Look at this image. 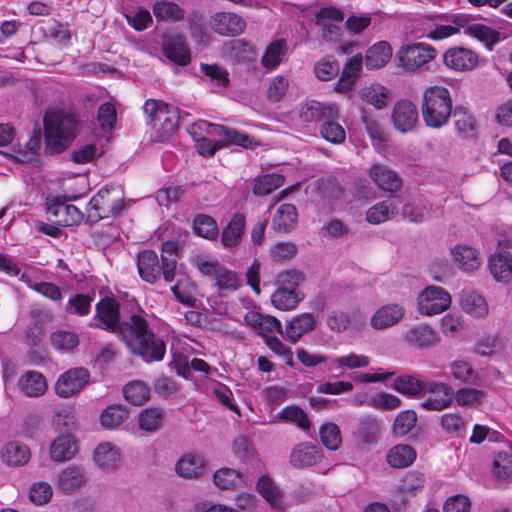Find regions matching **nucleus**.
Masks as SVG:
<instances>
[{
  "mask_svg": "<svg viewBox=\"0 0 512 512\" xmlns=\"http://www.w3.org/2000/svg\"><path fill=\"white\" fill-rule=\"evenodd\" d=\"M460 306L463 311L474 318H484L489 312L485 298L471 289H464L461 292Z\"/></svg>",
  "mask_w": 512,
  "mask_h": 512,
  "instance_id": "26",
  "label": "nucleus"
},
{
  "mask_svg": "<svg viewBox=\"0 0 512 512\" xmlns=\"http://www.w3.org/2000/svg\"><path fill=\"white\" fill-rule=\"evenodd\" d=\"M119 303L110 297L95 305V315L89 326L117 334L130 351L145 362L161 361L166 352L165 342L157 336L141 314H132L120 322Z\"/></svg>",
  "mask_w": 512,
  "mask_h": 512,
  "instance_id": "1",
  "label": "nucleus"
},
{
  "mask_svg": "<svg viewBox=\"0 0 512 512\" xmlns=\"http://www.w3.org/2000/svg\"><path fill=\"white\" fill-rule=\"evenodd\" d=\"M224 55L232 61L243 62L253 57L254 51L250 43L243 39L226 42L223 46Z\"/></svg>",
  "mask_w": 512,
  "mask_h": 512,
  "instance_id": "39",
  "label": "nucleus"
},
{
  "mask_svg": "<svg viewBox=\"0 0 512 512\" xmlns=\"http://www.w3.org/2000/svg\"><path fill=\"white\" fill-rule=\"evenodd\" d=\"M125 399L132 405H142L150 396L149 387L142 381H132L123 388Z\"/></svg>",
  "mask_w": 512,
  "mask_h": 512,
  "instance_id": "48",
  "label": "nucleus"
},
{
  "mask_svg": "<svg viewBox=\"0 0 512 512\" xmlns=\"http://www.w3.org/2000/svg\"><path fill=\"white\" fill-rule=\"evenodd\" d=\"M90 374L86 368H73L61 374L56 382L58 396L69 398L78 394L89 382Z\"/></svg>",
  "mask_w": 512,
  "mask_h": 512,
  "instance_id": "10",
  "label": "nucleus"
},
{
  "mask_svg": "<svg viewBox=\"0 0 512 512\" xmlns=\"http://www.w3.org/2000/svg\"><path fill=\"white\" fill-rule=\"evenodd\" d=\"M323 458L322 450L310 443L296 445L290 454V463L293 467L301 469L319 463Z\"/></svg>",
  "mask_w": 512,
  "mask_h": 512,
  "instance_id": "18",
  "label": "nucleus"
},
{
  "mask_svg": "<svg viewBox=\"0 0 512 512\" xmlns=\"http://www.w3.org/2000/svg\"><path fill=\"white\" fill-rule=\"evenodd\" d=\"M137 269L141 279L147 283H156L161 276L166 282H172L176 276V262L171 258L161 259L153 250H143L137 256Z\"/></svg>",
  "mask_w": 512,
  "mask_h": 512,
  "instance_id": "6",
  "label": "nucleus"
},
{
  "mask_svg": "<svg viewBox=\"0 0 512 512\" xmlns=\"http://www.w3.org/2000/svg\"><path fill=\"white\" fill-rule=\"evenodd\" d=\"M417 415L414 411L406 410L400 412L393 424V432L397 436H404L408 434L415 426Z\"/></svg>",
  "mask_w": 512,
  "mask_h": 512,
  "instance_id": "64",
  "label": "nucleus"
},
{
  "mask_svg": "<svg viewBox=\"0 0 512 512\" xmlns=\"http://www.w3.org/2000/svg\"><path fill=\"white\" fill-rule=\"evenodd\" d=\"M78 120L75 115L54 113L45 119V151L48 154L63 152L76 137Z\"/></svg>",
  "mask_w": 512,
  "mask_h": 512,
  "instance_id": "3",
  "label": "nucleus"
},
{
  "mask_svg": "<svg viewBox=\"0 0 512 512\" xmlns=\"http://www.w3.org/2000/svg\"><path fill=\"white\" fill-rule=\"evenodd\" d=\"M315 317L311 313L295 316L285 327L284 337L290 343H297L300 338L315 328Z\"/></svg>",
  "mask_w": 512,
  "mask_h": 512,
  "instance_id": "25",
  "label": "nucleus"
},
{
  "mask_svg": "<svg viewBox=\"0 0 512 512\" xmlns=\"http://www.w3.org/2000/svg\"><path fill=\"white\" fill-rule=\"evenodd\" d=\"M244 321L252 327L265 340L274 336L277 332L284 335L280 321L270 315H263L256 311H249L244 316Z\"/></svg>",
  "mask_w": 512,
  "mask_h": 512,
  "instance_id": "16",
  "label": "nucleus"
},
{
  "mask_svg": "<svg viewBox=\"0 0 512 512\" xmlns=\"http://www.w3.org/2000/svg\"><path fill=\"white\" fill-rule=\"evenodd\" d=\"M287 43L283 39L272 41L267 47L261 59V64L266 69H275L287 52Z\"/></svg>",
  "mask_w": 512,
  "mask_h": 512,
  "instance_id": "41",
  "label": "nucleus"
},
{
  "mask_svg": "<svg viewBox=\"0 0 512 512\" xmlns=\"http://www.w3.org/2000/svg\"><path fill=\"white\" fill-rule=\"evenodd\" d=\"M424 484V474L416 470H411L405 474L399 486V490L403 494L415 496L418 491L422 490Z\"/></svg>",
  "mask_w": 512,
  "mask_h": 512,
  "instance_id": "58",
  "label": "nucleus"
},
{
  "mask_svg": "<svg viewBox=\"0 0 512 512\" xmlns=\"http://www.w3.org/2000/svg\"><path fill=\"white\" fill-rule=\"evenodd\" d=\"M397 213V206L389 200L378 202L366 212V220L371 224H380L392 219Z\"/></svg>",
  "mask_w": 512,
  "mask_h": 512,
  "instance_id": "43",
  "label": "nucleus"
},
{
  "mask_svg": "<svg viewBox=\"0 0 512 512\" xmlns=\"http://www.w3.org/2000/svg\"><path fill=\"white\" fill-rule=\"evenodd\" d=\"M84 482L83 469L78 466H69L58 476V487L65 493H71Z\"/></svg>",
  "mask_w": 512,
  "mask_h": 512,
  "instance_id": "40",
  "label": "nucleus"
},
{
  "mask_svg": "<svg viewBox=\"0 0 512 512\" xmlns=\"http://www.w3.org/2000/svg\"><path fill=\"white\" fill-rule=\"evenodd\" d=\"M0 454L3 462L13 467L25 465L31 456L28 446L18 441H11L5 444Z\"/></svg>",
  "mask_w": 512,
  "mask_h": 512,
  "instance_id": "28",
  "label": "nucleus"
},
{
  "mask_svg": "<svg viewBox=\"0 0 512 512\" xmlns=\"http://www.w3.org/2000/svg\"><path fill=\"white\" fill-rule=\"evenodd\" d=\"M371 181L382 191L394 193L402 186L401 177L387 165L375 163L368 170Z\"/></svg>",
  "mask_w": 512,
  "mask_h": 512,
  "instance_id": "13",
  "label": "nucleus"
},
{
  "mask_svg": "<svg viewBox=\"0 0 512 512\" xmlns=\"http://www.w3.org/2000/svg\"><path fill=\"white\" fill-rule=\"evenodd\" d=\"M124 207V191L117 184H109L101 188L88 203L87 219L96 223L101 219L115 216Z\"/></svg>",
  "mask_w": 512,
  "mask_h": 512,
  "instance_id": "5",
  "label": "nucleus"
},
{
  "mask_svg": "<svg viewBox=\"0 0 512 512\" xmlns=\"http://www.w3.org/2000/svg\"><path fill=\"white\" fill-rule=\"evenodd\" d=\"M381 427L377 419L372 417H364L358 426V434L362 441L368 444L375 443L380 433Z\"/></svg>",
  "mask_w": 512,
  "mask_h": 512,
  "instance_id": "62",
  "label": "nucleus"
},
{
  "mask_svg": "<svg viewBox=\"0 0 512 512\" xmlns=\"http://www.w3.org/2000/svg\"><path fill=\"white\" fill-rule=\"evenodd\" d=\"M78 452V446L72 435H59L50 445V456L55 462L72 459Z\"/></svg>",
  "mask_w": 512,
  "mask_h": 512,
  "instance_id": "30",
  "label": "nucleus"
},
{
  "mask_svg": "<svg viewBox=\"0 0 512 512\" xmlns=\"http://www.w3.org/2000/svg\"><path fill=\"white\" fill-rule=\"evenodd\" d=\"M391 55L392 50L387 42H377L367 50L365 55V65L369 70L380 69L388 63Z\"/></svg>",
  "mask_w": 512,
  "mask_h": 512,
  "instance_id": "34",
  "label": "nucleus"
},
{
  "mask_svg": "<svg viewBox=\"0 0 512 512\" xmlns=\"http://www.w3.org/2000/svg\"><path fill=\"white\" fill-rule=\"evenodd\" d=\"M257 489L271 506L278 507L281 504L282 493L270 477L262 476L259 478Z\"/></svg>",
  "mask_w": 512,
  "mask_h": 512,
  "instance_id": "54",
  "label": "nucleus"
},
{
  "mask_svg": "<svg viewBox=\"0 0 512 512\" xmlns=\"http://www.w3.org/2000/svg\"><path fill=\"white\" fill-rule=\"evenodd\" d=\"M209 25L221 36L235 37L244 32L246 21L232 12H217L211 16Z\"/></svg>",
  "mask_w": 512,
  "mask_h": 512,
  "instance_id": "12",
  "label": "nucleus"
},
{
  "mask_svg": "<svg viewBox=\"0 0 512 512\" xmlns=\"http://www.w3.org/2000/svg\"><path fill=\"white\" fill-rule=\"evenodd\" d=\"M321 443L329 450H337L342 442L339 427L333 422H326L319 429Z\"/></svg>",
  "mask_w": 512,
  "mask_h": 512,
  "instance_id": "53",
  "label": "nucleus"
},
{
  "mask_svg": "<svg viewBox=\"0 0 512 512\" xmlns=\"http://www.w3.org/2000/svg\"><path fill=\"white\" fill-rule=\"evenodd\" d=\"M404 308L398 304H387L373 314L370 324L374 329L382 330L396 325L404 316Z\"/></svg>",
  "mask_w": 512,
  "mask_h": 512,
  "instance_id": "23",
  "label": "nucleus"
},
{
  "mask_svg": "<svg viewBox=\"0 0 512 512\" xmlns=\"http://www.w3.org/2000/svg\"><path fill=\"white\" fill-rule=\"evenodd\" d=\"M163 53L168 60L182 67L191 62L190 50L180 35L170 36L164 41Z\"/></svg>",
  "mask_w": 512,
  "mask_h": 512,
  "instance_id": "21",
  "label": "nucleus"
},
{
  "mask_svg": "<svg viewBox=\"0 0 512 512\" xmlns=\"http://www.w3.org/2000/svg\"><path fill=\"white\" fill-rule=\"evenodd\" d=\"M246 226V220L243 214L233 215L228 225L222 230L221 242L224 247L232 248L241 242L242 235Z\"/></svg>",
  "mask_w": 512,
  "mask_h": 512,
  "instance_id": "31",
  "label": "nucleus"
},
{
  "mask_svg": "<svg viewBox=\"0 0 512 512\" xmlns=\"http://www.w3.org/2000/svg\"><path fill=\"white\" fill-rule=\"evenodd\" d=\"M433 395L441 394V397L431 396L422 402L421 406L430 411H441L449 407L453 401L454 391L451 386L442 382H425V389Z\"/></svg>",
  "mask_w": 512,
  "mask_h": 512,
  "instance_id": "15",
  "label": "nucleus"
},
{
  "mask_svg": "<svg viewBox=\"0 0 512 512\" xmlns=\"http://www.w3.org/2000/svg\"><path fill=\"white\" fill-rule=\"evenodd\" d=\"M47 213L54 218L58 226H73L80 224L83 219V213L72 204L64 202L51 203L47 208Z\"/></svg>",
  "mask_w": 512,
  "mask_h": 512,
  "instance_id": "17",
  "label": "nucleus"
},
{
  "mask_svg": "<svg viewBox=\"0 0 512 512\" xmlns=\"http://www.w3.org/2000/svg\"><path fill=\"white\" fill-rule=\"evenodd\" d=\"M415 458V450L406 444L392 447L386 456L388 464L393 468H406L414 462Z\"/></svg>",
  "mask_w": 512,
  "mask_h": 512,
  "instance_id": "38",
  "label": "nucleus"
},
{
  "mask_svg": "<svg viewBox=\"0 0 512 512\" xmlns=\"http://www.w3.org/2000/svg\"><path fill=\"white\" fill-rule=\"evenodd\" d=\"M344 21V12L335 6L320 8L315 14V24L322 27V38L327 42H337L342 36L339 25Z\"/></svg>",
  "mask_w": 512,
  "mask_h": 512,
  "instance_id": "9",
  "label": "nucleus"
},
{
  "mask_svg": "<svg viewBox=\"0 0 512 512\" xmlns=\"http://www.w3.org/2000/svg\"><path fill=\"white\" fill-rule=\"evenodd\" d=\"M361 98L377 109H382L387 104V91L381 85H372L361 91Z\"/></svg>",
  "mask_w": 512,
  "mask_h": 512,
  "instance_id": "63",
  "label": "nucleus"
},
{
  "mask_svg": "<svg viewBox=\"0 0 512 512\" xmlns=\"http://www.w3.org/2000/svg\"><path fill=\"white\" fill-rule=\"evenodd\" d=\"M489 269L496 280L506 281L512 273V261L497 251L489 259Z\"/></svg>",
  "mask_w": 512,
  "mask_h": 512,
  "instance_id": "49",
  "label": "nucleus"
},
{
  "mask_svg": "<svg viewBox=\"0 0 512 512\" xmlns=\"http://www.w3.org/2000/svg\"><path fill=\"white\" fill-rule=\"evenodd\" d=\"M393 388L401 394L412 396L425 389V382L411 375H401L394 380Z\"/></svg>",
  "mask_w": 512,
  "mask_h": 512,
  "instance_id": "55",
  "label": "nucleus"
},
{
  "mask_svg": "<svg viewBox=\"0 0 512 512\" xmlns=\"http://www.w3.org/2000/svg\"><path fill=\"white\" fill-rule=\"evenodd\" d=\"M152 11L158 21L177 22L184 19L185 10L169 0L156 1Z\"/></svg>",
  "mask_w": 512,
  "mask_h": 512,
  "instance_id": "37",
  "label": "nucleus"
},
{
  "mask_svg": "<svg viewBox=\"0 0 512 512\" xmlns=\"http://www.w3.org/2000/svg\"><path fill=\"white\" fill-rule=\"evenodd\" d=\"M299 116L304 122L324 121L326 118H338L339 110L336 105L310 100L301 105Z\"/></svg>",
  "mask_w": 512,
  "mask_h": 512,
  "instance_id": "20",
  "label": "nucleus"
},
{
  "mask_svg": "<svg viewBox=\"0 0 512 512\" xmlns=\"http://www.w3.org/2000/svg\"><path fill=\"white\" fill-rule=\"evenodd\" d=\"M128 417V411L122 405L108 406L100 416L101 425L107 429L120 426Z\"/></svg>",
  "mask_w": 512,
  "mask_h": 512,
  "instance_id": "51",
  "label": "nucleus"
},
{
  "mask_svg": "<svg viewBox=\"0 0 512 512\" xmlns=\"http://www.w3.org/2000/svg\"><path fill=\"white\" fill-rule=\"evenodd\" d=\"M436 57V50L429 44L414 43L398 52L400 66L407 71H416Z\"/></svg>",
  "mask_w": 512,
  "mask_h": 512,
  "instance_id": "8",
  "label": "nucleus"
},
{
  "mask_svg": "<svg viewBox=\"0 0 512 512\" xmlns=\"http://www.w3.org/2000/svg\"><path fill=\"white\" fill-rule=\"evenodd\" d=\"M431 209L423 201L413 200L402 207V216L411 223H422L430 217Z\"/></svg>",
  "mask_w": 512,
  "mask_h": 512,
  "instance_id": "47",
  "label": "nucleus"
},
{
  "mask_svg": "<svg viewBox=\"0 0 512 512\" xmlns=\"http://www.w3.org/2000/svg\"><path fill=\"white\" fill-rule=\"evenodd\" d=\"M205 461L198 455H186L176 464V472L184 478H199L205 472Z\"/></svg>",
  "mask_w": 512,
  "mask_h": 512,
  "instance_id": "36",
  "label": "nucleus"
},
{
  "mask_svg": "<svg viewBox=\"0 0 512 512\" xmlns=\"http://www.w3.org/2000/svg\"><path fill=\"white\" fill-rule=\"evenodd\" d=\"M452 255L455 262H457L459 267L465 272L477 270L482 263L479 252L468 245L455 246L452 250Z\"/></svg>",
  "mask_w": 512,
  "mask_h": 512,
  "instance_id": "32",
  "label": "nucleus"
},
{
  "mask_svg": "<svg viewBox=\"0 0 512 512\" xmlns=\"http://www.w3.org/2000/svg\"><path fill=\"white\" fill-rule=\"evenodd\" d=\"M453 101L448 88L430 86L423 93L422 118L426 126L439 129L446 125L453 113Z\"/></svg>",
  "mask_w": 512,
  "mask_h": 512,
  "instance_id": "2",
  "label": "nucleus"
},
{
  "mask_svg": "<svg viewBox=\"0 0 512 512\" xmlns=\"http://www.w3.org/2000/svg\"><path fill=\"white\" fill-rule=\"evenodd\" d=\"M201 73L212 83V85L219 89H226L230 84L229 72L218 64H200Z\"/></svg>",
  "mask_w": 512,
  "mask_h": 512,
  "instance_id": "42",
  "label": "nucleus"
},
{
  "mask_svg": "<svg viewBox=\"0 0 512 512\" xmlns=\"http://www.w3.org/2000/svg\"><path fill=\"white\" fill-rule=\"evenodd\" d=\"M216 486L221 489H233L242 483L241 475L234 469L222 468L217 470L213 475Z\"/></svg>",
  "mask_w": 512,
  "mask_h": 512,
  "instance_id": "59",
  "label": "nucleus"
},
{
  "mask_svg": "<svg viewBox=\"0 0 512 512\" xmlns=\"http://www.w3.org/2000/svg\"><path fill=\"white\" fill-rule=\"evenodd\" d=\"M444 64L451 70L458 72L472 71L479 62V57L472 49L455 46L447 49L443 54Z\"/></svg>",
  "mask_w": 512,
  "mask_h": 512,
  "instance_id": "11",
  "label": "nucleus"
},
{
  "mask_svg": "<svg viewBox=\"0 0 512 512\" xmlns=\"http://www.w3.org/2000/svg\"><path fill=\"white\" fill-rule=\"evenodd\" d=\"M493 474L498 479H507L512 476V450L500 451L493 461Z\"/></svg>",
  "mask_w": 512,
  "mask_h": 512,
  "instance_id": "61",
  "label": "nucleus"
},
{
  "mask_svg": "<svg viewBox=\"0 0 512 512\" xmlns=\"http://www.w3.org/2000/svg\"><path fill=\"white\" fill-rule=\"evenodd\" d=\"M93 459L102 470H115L121 464L119 449L109 442L101 443L96 447Z\"/></svg>",
  "mask_w": 512,
  "mask_h": 512,
  "instance_id": "27",
  "label": "nucleus"
},
{
  "mask_svg": "<svg viewBox=\"0 0 512 512\" xmlns=\"http://www.w3.org/2000/svg\"><path fill=\"white\" fill-rule=\"evenodd\" d=\"M464 33L483 42L489 49L499 41V32L484 25L468 23L463 27Z\"/></svg>",
  "mask_w": 512,
  "mask_h": 512,
  "instance_id": "45",
  "label": "nucleus"
},
{
  "mask_svg": "<svg viewBox=\"0 0 512 512\" xmlns=\"http://www.w3.org/2000/svg\"><path fill=\"white\" fill-rule=\"evenodd\" d=\"M195 233L208 240H214L219 234L216 221L209 215L198 214L193 221Z\"/></svg>",
  "mask_w": 512,
  "mask_h": 512,
  "instance_id": "52",
  "label": "nucleus"
},
{
  "mask_svg": "<svg viewBox=\"0 0 512 512\" xmlns=\"http://www.w3.org/2000/svg\"><path fill=\"white\" fill-rule=\"evenodd\" d=\"M336 119L326 118L320 127V134L325 140L338 144L345 140L346 132Z\"/></svg>",
  "mask_w": 512,
  "mask_h": 512,
  "instance_id": "57",
  "label": "nucleus"
},
{
  "mask_svg": "<svg viewBox=\"0 0 512 512\" xmlns=\"http://www.w3.org/2000/svg\"><path fill=\"white\" fill-rule=\"evenodd\" d=\"M93 295L78 293L73 295L64 307L68 315L85 317L91 312Z\"/></svg>",
  "mask_w": 512,
  "mask_h": 512,
  "instance_id": "46",
  "label": "nucleus"
},
{
  "mask_svg": "<svg viewBox=\"0 0 512 512\" xmlns=\"http://www.w3.org/2000/svg\"><path fill=\"white\" fill-rule=\"evenodd\" d=\"M143 110L147 122L153 125L158 141H167L177 130L180 119L177 107L161 100L148 99Z\"/></svg>",
  "mask_w": 512,
  "mask_h": 512,
  "instance_id": "4",
  "label": "nucleus"
},
{
  "mask_svg": "<svg viewBox=\"0 0 512 512\" xmlns=\"http://www.w3.org/2000/svg\"><path fill=\"white\" fill-rule=\"evenodd\" d=\"M163 421V411L159 408H148L139 415V427L147 432H154L159 429Z\"/></svg>",
  "mask_w": 512,
  "mask_h": 512,
  "instance_id": "56",
  "label": "nucleus"
},
{
  "mask_svg": "<svg viewBox=\"0 0 512 512\" xmlns=\"http://www.w3.org/2000/svg\"><path fill=\"white\" fill-rule=\"evenodd\" d=\"M363 59L360 55H356L348 59L344 65L340 79L336 83L335 90L337 92H346L354 85L362 68Z\"/></svg>",
  "mask_w": 512,
  "mask_h": 512,
  "instance_id": "35",
  "label": "nucleus"
},
{
  "mask_svg": "<svg viewBox=\"0 0 512 512\" xmlns=\"http://www.w3.org/2000/svg\"><path fill=\"white\" fill-rule=\"evenodd\" d=\"M455 129L463 137L473 135L476 130V121L468 109L462 105L456 106L453 111Z\"/></svg>",
  "mask_w": 512,
  "mask_h": 512,
  "instance_id": "44",
  "label": "nucleus"
},
{
  "mask_svg": "<svg viewBox=\"0 0 512 512\" xmlns=\"http://www.w3.org/2000/svg\"><path fill=\"white\" fill-rule=\"evenodd\" d=\"M18 386L24 395L32 398L44 395L48 389L45 376L34 370L23 373L18 380Z\"/></svg>",
  "mask_w": 512,
  "mask_h": 512,
  "instance_id": "24",
  "label": "nucleus"
},
{
  "mask_svg": "<svg viewBox=\"0 0 512 512\" xmlns=\"http://www.w3.org/2000/svg\"><path fill=\"white\" fill-rule=\"evenodd\" d=\"M418 311L424 316H433L447 310L451 305L450 294L442 287L429 286L418 296Z\"/></svg>",
  "mask_w": 512,
  "mask_h": 512,
  "instance_id": "7",
  "label": "nucleus"
},
{
  "mask_svg": "<svg viewBox=\"0 0 512 512\" xmlns=\"http://www.w3.org/2000/svg\"><path fill=\"white\" fill-rule=\"evenodd\" d=\"M473 21V17L466 13H456L447 17L448 24H439L427 33V38L442 40L459 33L460 29Z\"/></svg>",
  "mask_w": 512,
  "mask_h": 512,
  "instance_id": "19",
  "label": "nucleus"
},
{
  "mask_svg": "<svg viewBox=\"0 0 512 512\" xmlns=\"http://www.w3.org/2000/svg\"><path fill=\"white\" fill-rule=\"evenodd\" d=\"M303 298L304 295L299 290L279 286L272 294L271 302L278 310L289 311L295 309Z\"/></svg>",
  "mask_w": 512,
  "mask_h": 512,
  "instance_id": "33",
  "label": "nucleus"
},
{
  "mask_svg": "<svg viewBox=\"0 0 512 512\" xmlns=\"http://www.w3.org/2000/svg\"><path fill=\"white\" fill-rule=\"evenodd\" d=\"M52 345L61 351H70L79 345V337L71 331L58 330L50 336Z\"/></svg>",
  "mask_w": 512,
  "mask_h": 512,
  "instance_id": "60",
  "label": "nucleus"
},
{
  "mask_svg": "<svg viewBox=\"0 0 512 512\" xmlns=\"http://www.w3.org/2000/svg\"><path fill=\"white\" fill-rule=\"evenodd\" d=\"M392 121L395 129L401 133L413 130L418 122V110L409 100L398 101L392 111Z\"/></svg>",
  "mask_w": 512,
  "mask_h": 512,
  "instance_id": "14",
  "label": "nucleus"
},
{
  "mask_svg": "<svg viewBox=\"0 0 512 512\" xmlns=\"http://www.w3.org/2000/svg\"><path fill=\"white\" fill-rule=\"evenodd\" d=\"M403 340L411 347L422 349L435 345L438 341L437 333L427 324L411 327L403 334Z\"/></svg>",
  "mask_w": 512,
  "mask_h": 512,
  "instance_id": "22",
  "label": "nucleus"
},
{
  "mask_svg": "<svg viewBox=\"0 0 512 512\" xmlns=\"http://www.w3.org/2000/svg\"><path fill=\"white\" fill-rule=\"evenodd\" d=\"M284 184V176L277 173L265 174L255 180L253 192L259 196L272 193Z\"/></svg>",
  "mask_w": 512,
  "mask_h": 512,
  "instance_id": "50",
  "label": "nucleus"
},
{
  "mask_svg": "<svg viewBox=\"0 0 512 512\" xmlns=\"http://www.w3.org/2000/svg\"><path fill=\"white\" fill-rule=\"evenodd\" d=\"M298 213L293 204L280 205L272 219V228L281 233H289L297 224Z\"/></svg>",
  "mask_w": 512,
  "mask_h": 512,
  "instance_id": "29",
  "label": "nucleus"
}]
</instances>
